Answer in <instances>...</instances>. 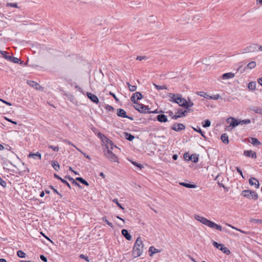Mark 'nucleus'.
I'll return each instance as SVG.
<instances>
[{
    "label": "nucleus",
    "instance_id": "nucleus-1",
    "mask_svg": "<svg viewBox=\"0 0 262 262\" xmlns=\"http://www.w3.org/2000/svg\"><path fill=\"white\" fill-rule=\"evenodd\" d=\"M194 219L200 222L203 224L213 229H215L219 231H222V227L221 225H217L214 223L213 222L208 220L207 219L199 215H195L194 216Z\"/></svg>",
    "mask_w": 262,
    "mask_h": 262
},
{
    "label": "nucleus",
    "instance_id": "nucleus-2",
    "mask_svg": "<svg viewBox=\"0 0 262 262\" xmlns=\"http://www.w3.org/2000/svg\"><path fill=\"white\" fill-rule=\"evenodd\" d=\"M194 219L200 222L203 224L213 229H215L219 231H222V227L221 225H217L214 223L213 222L208 220L207 219L199 215H195L194 216Z\"/></svg>",
    "mask_w": 262,
    "mask_h": 262
},
{
    "label": "nucleus",
    "instance_id": "nucleus-3",
    "mask_svg": "<svg viewBox=\"0 0 262 262\" xmlns=\"http://www.w3.org/2000/svg\"><path fill=\"white\" fill-rule=\"evenodd\" d=\"M144 245L140 237H138L135 241L133 249V256L136 258L141 256L143 252Z\"/></svg>",
    "mask_w": 262,
    "mask_h": 262
},
{
    "label": "nucleus",
    "instance_id": "nucleus-4",
    "mask_svg": "<svg viewBox=\"0 0 262 262\" xmlns=\"http://www.w3.org/2000/svg\"><path fill=\"white\" fill-rule=\"evenodd\" d=\"M103 152L105 156L111 162L119 163L118 158L109 148H104Z\"/></svg>",
    "mask_w": 262,
    "mask_h": 262
},
{
    "label": "nucleus",
    "instance_id": "nucleus-5",
    "mask_svg": "<svg viewBox=\"0 0 262 262\" xmlns=\"http://www.w3.org/2000/svg\"><path fill=\"white\" fill-rule=\"evenodd\" d=\"M242 195L249 199L257 200L258 199V195L257 193L253 190H245L242 192Z\"/></svg>",
    "mask_w": 262,
    "mask_h": 262
},
{
    "label": "nucleus",
    "instance_id": "nucleus-6",
    "mask_svg": "<svg viewBox=\"0 0 262 262\" xmlns=\"http://www.w3.org/2000/svg\"><path fill=\"white\" fill-rule=\"evenodd\" d=\"M136 104V105L134 106V108L140 113L150 114L149 108L147 106L138 103Z\"/></svg>",
    "mask_w": 262,
    "mask_h": 262
},
{
    "label": "nucleus",
    "instance_id": "nucleus-7",
    "mask_svg": "<svg viewBox=\"0 0 262 262\" xmlns=\"http://www.w3.org/2000/svg\"><path fill=\"white\" fill-rule=\"evenodd\" d=\"M257 47L258 44L256 43L250 45L243 49L242 53L254 52L256 51Z\"/></svg>",
    "mask_w": 262,
    "mask_h": 262
},
{
    "label": "nucleus",
    "instance_id": "nucleus-8",
    "mask_svg": "<svg viewBox=\"0 0 262 262\" xmlns=\"http://www.w3.org/2000/svg\"><path fill=\"white\" fill-rule=\"evenodd\" d=\"M227 122L230 123L229 126L232 128L235 127L239 124H241L240 120H237L233 117H230L227 120Z\"/></svg>",
    "mask_w": 262,
    "mask_h": 262
},
{
    "label": "nucleus",
    "instance_id": "nucleus-9",
    "mask_svg": "<svg viewBox=\"0 0 262 262\" xmlns=\"http://www.w3.org/2000/svg\"><path fill=\"white\" fill-rule=\"evenodd\" d=\"M143 96L140 92H136L134 93L131 97V101L135 104L138 103L137 101L142 99Z\"/></svg>",
    "mask_w": 262,
    "mask_h": 262
},
{
    "label": "nucleus",
    "instance_id": "nucleus-10",
    "mask_svg": "<svg viewBox=\"0 0 262 262\" xmlns=\"http://www.w3.org/2000/svg\"><path fill=\"white\" fill-rule=\"evenodd\" d=\"M177 97V102L176 103L178 104L180 106L183 107L185 108L186 105L187 104V100L182 98V95L181 94H178Z\"/></svg>",
    "mask_w": 262,
    "mask_h": 262
},
{
    "label": "nucleus",
    "instance_id": "nucleus-11",
    "mask_svg": "<svg viewBox=\"0 0 262 262\" xmlns=\"http://www.w3.org/2000/svg\"><path fill=\"white\" fill-rule=\"evenodd\" d=\"M117 115L121 117L124 118H128L131 120H133V118L132 117H129L126 115V112L122 108H118L117 110Z\"/></svg>",
    "mask_w": 262,
    "mask_h": 262
},
{
    "label": "nucleus",
    "instance_id": "nucleus-12",
    "mask_svg": "<svg viewBox=\"0 0 262 262\" xmlns=\"http://www.w3.org/2000/svg\"><path fill=\"white\" fill-rule=\"evenodd\" d=\"M187 112V111H183L181 108H180L176 113V115L172 117V119L176 120L181 117L185 116Z\"/></svg>",
    "mask_w": 262,
    "mask_h": 262
},
{
    "label": "nucleus",
    "instance_id": "nucleus-13",
    "mask_svg": "<svg viewBox=\"0 0 262 262\" xmlns=\"http://www.w3.org/2000/svg\"><path fill=\"white\" fill-rule=\"evenodd\" d=\"M185 128L184 124L182 123H174L171 127L172 129L176 132H180Z\"/></svg>",
    "mask_w": 262,
    "mask_h": 262
},
{
    "label": "nucleus",
    "instance_id": "nucleus-14",
    "mask_svg": "<svg viewBox=\"0 0 262 262\" xmlns=\"http://www.w3.org/2000/svg\"><path fill=\"white\" fill-rule=\"evenodd\" d=\"M86 95L89 99H90L93 102L96 104H98L99 103V99L95 95L90 92H86Z\"/></svg>",
    "mask_w": 262,
    "mask_h": 262
},
{
    "label": "nucleus",
    "instance_id": "nucleus-15",
    "mask_svg": "<svg viewBox=\"0 0 262 262\" xmlns=\"http://www.w3.org/2000/svg\"><path fill=\"white\" fill-rule=\"evenodd\" d=\"M28 158H32L35 160H40L41 158V154L39 152H36L35 153L30 152L28 155Z\"/></svg>",
    "mask_w": 262,
    "mask_h": 262
},
{
    "label": "nucleus",
    "instance_id": "nucleus-16",
    "mask_svg": "<svg viewBox=\"0 0 262 262\" xmlns=\"http://www.w3.org/2000/svg\"><path fill=\"white\" fill-rule=\"evenodd\" d=\"M244 155L246 157H250L251 158L255 159L256 158V154L255 152L251 150H245L244 152Z\"/></svg>",
    "mask_w": 262,
    "mask_h": 262
},
{
    "label": "nucleus",
    "instance_id": "nucleus-17",
    "mask_svg": "<svg viewBox=\"0 0 262 262\" xmlns=\"http://www.w3.org/2000/svg\"><path fill=\"white\" fill-rule=\"evenodd\" d=\"M250 111L255 112L256 114L262 115V108L255 106H251L249 107Z\"/></svg>",
    "mask_w": 262,
    "mask_h": 262
},
{
    "label": "nucleus",
    "instance_id": "nucleus-18",
    "mask_svg": "<svg viewBox=\"0 0 262 262\" xmlns=\"http://www.w3.org/2000/svg\"><path fill=\"white\" fill-rule=\"evenodd\" d=\"M249 184L251 186H255L256 188H259V184L258 181L255 178H252L249 180Z\"/></svg>",
    "mask_w": 262,
    "mask_h": 262
},
{
    "label": "nucleus",
    "instance_id": "nucleus-19",
    "mask_svg": "<svg viewBox=\"0 0 262 262\" xmlns=\"http://www.w3.org/2000/svg\"><path fill=\"white\" fill-rule=\"evenodd\" d=\"M121 233L122 235L127 240L130 241L132 238V236L128 233L127 230L123 229L121 230Z\"/></svg>",
    "mask_w": 262,
    "mask_h": 262
},
{
    "label": "nucleus",
    "instance_id": "nucleus-20",
    "mask_svg": "<svg viewBox=\"0 0 262 262\" xmlns=\"http://www.w3.org/2000/svg\"><path fill=\"white\" fill-rule=\"evenodd\" d=\"M249 142L255 146H258L261 145V143L255 138H250L249 139Z\"/></svg>",
    "mask_w": 262,
    "mask_h": 262
},
{
    "label": "nucleus",
    "instance_id": "nucleus-21",
    "mask_svg": "<svg viewBox=\"0 0 262 262\" xmlns=\"http://www.w3.org/2000/svg\"><path fill=\"white\" fill-rule=\"evenodd\" d=\"M167 95L170 98L169 101L170 102H174L176 103V102H177V97H178V94H174L173 93H168L167 94Z\"/></svg>",
    "mask_w": 262,
    "mask_h": 262
},
{
    "label": "nucleus",
    "instance_id": "nucleus-22",
    "mask_svg": "<svg viewBox=\"0 0 262 262\" xmlns=\"http://www.w3.org/2000/svg\"><path fill=\"white\" fill-rule=\"evenodd\" d=\"M157 119L158 121L161 123L166 122L168 121L167 117L163 114L158 115L157 117Z\"/></svg>",
    "mask_w": 262,
    "mask_h": 262
},
{
    "label": "nucleus",
    "instance_id": "nucleus-23",
    "mask_svg": "<svg viewBox=\"0 0 262 262\" xmlns=\"http://www.w3.org/2000/svg\"><path fill=\"white\" fill-rule=\"evenodd\" d=\"M179 184L188 188H195L196 187L195 184H192L185 182H180Z\"/></svg>",
    "mask_w": 262,
    "mask_h": 262
},
{
    "label": "nucleus",
    "instance_id": "nucleus-24",
    "mask_svg": "<svg viewBox=\"0 0 262 262\" xmlns=\"http://www.w3.org/2000/svg\"><path fill=\"white\" fill-rule=\"evenodd\" d=\"M65 178L69 180L70 181H71L72 182V183L73 184H74V185L75 186H78L79 187H80L81 186L80 185L77 183L76 181V179L74 180L73 178H72L71 176H65Z\"/></svg>",
    "mask_w": 262,
    "mask_h": 262
},
{
    "label": "nucleus",
    "instance_id": "nucleus-25",
    "mask_svg": "<svg viewBox=\"0 0 262 262\" xmlns=\"http://www.w3.org/2000/svg\"><path fill=\"white\" fill-rule=\"evenodd\" d=\"M234 77V74L231 72L225 73L222 75L223 79H228Z\"/></svg>",
    "mask_w": 262,
    "mask_h": 262
},
{
    "label": "nucleus",
    "instance_id": "nucleus-26",
    "mask_svg": "<svg viewBox=\"0 0 262 262\" xmlns=\"http://www.w3.org/2000/svg\"><path fill=\"white\" fill-rule=\"evenodd\" d=\"M51 165L55 170L58 171L60 169V165L56 161H52Z\"/></svg>",
    "mask_w": 262,
    "mask_h": 262
},
{
    "label": "nucleus",
    "instance_id": "nucleus-27",
    "mask_svg": "<svg viewBox=\"0 0 262 262\" xmlns=\"http://www.w3.org/2000/svg\"><path fill=\"white\" fill-rule=\"evenodd\" d=\"M148 252L149 253V255L152 256L154 254L160 252V251L158 249L151 246L149 247Z\"/></svg>",
    "mask_w": 262,
    "mask_h": 262
},
{
    "label": "nucleus",
    "instance_id": "nucleus-28",
    "mask_svg": "<svg viewBox=\"0 0 262 262\" xmlns=\"http://www.w3.org/2000/svg\"><path fill=\"white\" fill-rule=\"evenodd\" d=\"M189 160L193 163H197L199 161V155L195 154L191 155L190 158H189Z\"/></svg>",
    "mask_w": 262,
    "mask_h": 262
},
{
    "label": "nucleus",
    "instance_id": "nucleus-29",
    "mask_svg": "<svg viewBox=\"0 0 262 262\" xmlns=\"http://www.w3.org/2000/svg\"><path fill=\"white\" fill-rule=\"evenodd\" d=\"M127 160L138 169H142L143 168V166L142 164L138 163L137 162L134 161L129 158H127Z\"/></svg>",
    "mask_w": 262,
    "mask_h": 262
},
{
    "label": "nucleus",
    "instance_id": "nucleus-30",
    "mask_svg": "<svg viewBox=\"0 0 262 262\" xmlns=\"http://www.w3.org/2000/svg\"><path fill=\"white\" fill-rule=\"evenodd\" d=\"M27 84L30 86L35 88L36 89H37L38 86H39V85L37 82L32 80H28Z\"/></svg>",
    "mask_w": 262,
    "mask_h": 262
},
{
    "label": "nucleus",
    "instance_id": "nucleus-31",
    "mask_svg": "<svg viewBox=\"0 0 262 262\" xmlns=\"http://www.w3.org/2000/svg\"><path fill=\"white\" fill-rule=\"evenodd\" d=\"M220 177V175L218 174L215 178V180H216L217 181V183L219 185V186L220 187H222V188H225V186L223 184L222 182H223V179L222 180H220V179L219 178Z\"/></svg>",
    "mask_w": 262,
    "mask_h": 262
},
{
    "label": "nucleus",
    "instance_id": "nucleus-32",
    "mask_svg": "<svg viewBox=\"0 0 262 262\" xmlns=\"http://www.w3.org/2000/svg\"><path fill=\"white\" fill-rule=\"evenodd\" d=\"M220 250L226 255H229L231 253L229 249L227 247H225L223 245H222V247L220 248Z\"/></svg>",
    "mask_w": 262,
    "mask_h": 262
},
{
    "label": "nucleus",
    "instance_id": "nucleus-33",
    "mask_svg": "<svg viewBox=\"0 0 262 262\" xmlns=\"http://www.w3.org/2000/svg\"><path fill=\"white\" fill-rule=\"evenodd\" d=\"M256 82L252 81L249 83L248 88L250 90L253 91L256 89Z\"/></svg>",
    "mask_w": 262,
    "mask_h": 262
},
{
    "label": "nucleus",
    "instance_id": "nucleus-34",
    "mask_svg": "<svg viewBox=\"0 0 262 262\" xmlns=\"http://www.w3.org/2000/svg\"><path fill=\"white\" fill-rule=\"evenodd\" d=\"M76 180L86 186H89V183L81 177H77Z\"/></svg>",
    "mask_w": 262,
    "mask_h": 262
},
{
    "label": "nucleus",
    "instance_id": "nucleus-35",
    "mask_svg": "<svg viewBox=\"0 0 262 262\" xmlns=\"http://www.w3.org/2000/svg\"><path fill=\"white\" fill-rule=\"evenodd\" d=\"M13 63H19L20 64H22L23 63V61H21L20 59H18V58L15 57H12L11 61Z\"/></svg>",
    "mask_w": 262,
    "mask_h": 262
},
{
    "label": "nucleus",
    "instance_id": "nucleus-36",
    "mask_svg": "<svg viewBox=\"0 0 262 262\" xmlns=\"http://www.w3.org/2000/svg\"><path fill=\"white\" fill-rule=\"evenodd\" d=\"M221 140L224 143H228L229 142L228 136L226 134H224L221 136Z\"/></svg>",
    "mask_w": 262,
    "mask_h": 262
},
{
    "label": "nucleus",
    "instance_id": "nucleus-37",
    "mask_svg": "<svg viewBox=\"0 0 262 262\" xmlns=\"http://www.w3.org/2000/svg\"><path fill=\"white\" fill-rule=\"evenodd\" d=\"M153 85H154L155 88L157 89L158 90H167V88L166 85H159L156 84V83H153Z\"/></svg>",
    "mask_w": 262,
    "mask_h": 262
},
{
    "label": "nucleus",
    "instance_id": "nucleus-38",
    "mask_svg": "<svg viewBox=\"0 0 262 262\" xmlns=\"http://www.w3.org/2000/svg\"><path fill=\"white\" fill-rule=\"evenodd\" d=\"M124 136L125 138L129 141H132L135 138V137L133 135L127 133H125Z\"/></svg>",
    "mask_w": 262,
    "mask_h": 262
},
{
    "label": "nucleus",
    "instance_id": "nucleus-39",
    "mask_svg": "<svg viewBox=\"0 0 262 262\" xmlns=\"http://www.w3.org/2000/svg\"><path fill=\"white\" fill-rule=\"evenodd\" d=\"M256 63L255 61H251L247 65V68L252 69L256 67Z\"/></svg>",
    "mask_w": 262,
    "mask_h": 262
},
{
    "label": "nucleus",
    "instance_id": "nucleus-40",
    "mask_svg": "<svg viewBox=\"0 0 262 262\" xmlns=\"http://www.w3.org/2000/svg\"><path fill=\"white\" fill-rule=\"evenodd\" d=\"M102 141L104 143H106L107 144V145H106V147H108V144L110 145H112V142L111 140H110L109 139L106 138V139H102ZM111 147H113L112 146H111Z\"/></svg>",
    "mask_w": 262,
    "mask_h": 262
},
{
    "label": "nucleus",
    "instance_id": "nucleus-41",
    "mask_svg": "<svg viewBox=\"0 0 262 262\" xmlns=\"http://www.w3.org/2000/svg\"><path fill=\"white\" fill-rule=\"evenodd\" d=\"M128 89L131 92H135L137 90V86L131 85L129 82L127 83Z\"/></svg>",
    "mask_w": 262,
    "mask_h": 262
},
{
    "label": "nucleus",
    "instance_id": "nucleus-42",
    "mask_svg": "<svg viewBox=\"0 0 262 262\" xmlns=\"http://www.w3.org/2000/svg\"><path fill=\"white\" fill-rule=\"evenodd\" d=\"M17 255L20 258H25L26 256V253L21 250H18L17 252Z\"/></svg>",
    "mask_w": 262,
    "mask_h": 262
},
{
    "label": "nucleus",
    "instance_id": "nucleus-43",
    "mask_svg": "<svg viewBox=\"0 0 262 262\" xmlns=\"http://www.w3.org/2000/svg\"><path fill=\"white\" fill-rule=\"evenodd\" d=\"M113 202L115 203L117 206L120 208L122 210H124V208L122 206V205L119 203L118 200L117 199H114L113 200Z\"/></svg>",
    "mask_w": 262,
    "mask_h": 262
},
{
    "label": "nucleus",
    "instance_id": "nucleus-44",
    "mask_svg": "<svg viewBox=\"0 0 262 262\" xmlns=\"http://www.w3.org/2000/svg\"><path fill=\"white\" fill-rule=\"evenodd\" d=\"M65 96L67 97L68 100L72 102H73V100L75 99L74 96L70 94H65Z\"/></svg>",
    "mask_w": 262,
    "mask_h": 262
},
{
    "label": "nucleus",
    "instance_id": "nucleus-45",
    "mask_svg": "<svg viewBox=\"0 0 262 262\" xmlns=\"http://www.w3.org/2000/svg\"><path fill=\"white\" fill-rule=\"evenodd\" d=\"M198 94L203 97L208 99L209 95H207L206 93L204 92H200L198 93Z\"/></svg>",
    "mask_w": 262,
    "mask_h": 262
},
{
    "label": "nucleus",
    "instance_id": "nucleus-46",
    "mask_svg": "<svg viewBox=\"0 0 262 262\" xmlns=\"http://www.w3.org/2000/svg\"><path fill=\"white\" fill-rule=\"evenodd\" d=\"M211 125V122L209 120H206L204 123L203 124V126L204 127H209Z\"/></svg>",
    "mask_w": 262,
    "mask_h": 262
},
{
    "label": "nucleus",
    "instance_id": "nucleus-47",
    "mask_svg": "<svg viewBox=\"0 0 262 262\" xmlns=\"http://www.w3.org/2000/svg\"><path fill=\"white\" fill-rule=\"evenodd\" d=\"M102 221L103 222H104L105 223H106L109 226H110L111 227L113 228V225L112 223L110 222L109 221H107V220L106 219V217L105 216L104 217H103L102 219Z\"/></svg>",
    "mask_w": 262,
    "mask_h": 262
},
{
    "label": "nucleus",
    "instance_id": "nucleus-48",
    "mask_svg": "<svg viewBox=\"0 0 262 262\" xmlns=\"http://www.w3.org/2000/svg\"><path fill=\"white\" fill-rule=\"evenodd\" d=\"M49 187H50L51 189H52L55 193H57V194L60 196V198H61L62 197V195L61 193H59V192L57 190V189H55V188L53 186H52V185H50V186H49Z\"/></svg>",
    "mask_w": 262,
    "mask_h": 262
},
{
    "label": "nucleus",
    "instance_id": "nucleus-49",
    "mask_svg": "<svg viewBox=\"0 0 262 262\" xmlns=\"http://www.w3.org/2000/svg\"><path fill=\"white\" fill-rule=\"evenodd\" d=\"M212 244L216 248H217L219 249H220V248L221 247H222L223 244H219L217 242H215V241H213L212 242Z\"/></svg>",
    "mask_w": 262,
    "mask_h": 262
},
{
    "label": "nucleus",
    "instance_id": "nucleus-50",
    "mask_svg": "<svg viewBox=\"0 0 262 262\" xmlns=\"http://www.w3.org/2000/svg\"><path fill=\"white\" fill-rule=\"evenodd\" d=\"M0 185L4 188L6 187V186H7L6 182L5 180H3L1 177H0Z\"/></svg>",
    "mask_w": 262,
    "mask_h": 262
},
{
    "label": "nucleus",
    "instance_id": "nucleus-51",
    "mask_svg": "<svg viewBox=\"0 0 262 262\" xmlns=\"http://www.w3.org/2000/svg\"><path fill=\"white\" fill-rule=\"evenodd\" d=\"M189 100H190L189 99ZM193 105V103L190 100H189V101H187V104L185 106V108H188L189 107H192Z\"/></svg>",
    "mask_w": 262,
    "mask_h": 262
},
{
    "label": "nucleus",
    "instance_id": "nucleus-52",
    "mask_svg": "<svg viewBox=\"0 0 262 262\" xmlns=\"http://www.w3.org/2000/svg\"><path fill=\"white\" fill-rule=\"evenodd\" d=\"M6 6L7 7H14V8H18V7L17 6V3H8L7 4H6Z\"/></svg>",
    "mask_w": 262,
    "mask_h": 262
},
{
    "label": "nucleus",
    "instance_id": "nucleus-53",
    "mask_svg": "<svg viewBox=\"0 0 262 262\" xmlns=\"http://www.w3.org/2000/svg\"><path fill=\"white\" fill-rule=\"evenodd\" d=\"M79 257L81 259H85L87 262H89L90 261L89 257L85 255H83V254H81L79 255Z\"/></svg>",
    "mask_w": 262,
    "mask_h": 262
},
{
    "label": "nucleus",
    "instance_id": "nucleus-54",
    "mask_svg": "<svg viewBox=\"0 0 262 262\" xmlns=\"http://www.w3.org/2000/svg\"><path fill=\"white\" fill-rule=\"evenodd\" d=\"M241 124H248L251 122V121L250 119H245L243 120H240Z\"/></svg>",
    "mask_w": 262,
    "mask_h": 262
},
{
    "label": "nucleus",
    "instance_id": "nucleus-55",
    "mask_svg": "<svg viewBox=\"0 0 262 262\" xmlns=\"http://www.w3.org/2000/svg\"><path fill=\"white\" fill-rule=\"evenodd\" d=\"M250 221L255 223H262V220L251 219Z\"/></svg>",
    "mask_w": 262,
    "mask_h": 262
},
{
    "label": "nucleus",
    "instance_id": "nucleus-56",
    "mask_svg": "<svg viewBox=\"0 0 262 262\" xmlns=\"http://www.w3.org/2000/svg\"><path fill=\"white\" fill-rule=\"evenodd\" d=\"M61 182L64 184L65 185H66L70 189L71 188V185H70V184L69 183V182L66 181V180L62 179V180H61Z\"/></svg>",
    "mask_w": 262,
    "mask_h": 262
},
{
    "label": "nucleus",
    "instance_id": "nucleus-57",
    "mask_svg": "<svg viewBox=\"0 0 262 262\" xmlns=\"http://www.w3.org/2000/svg\"><path fill=\"white\" fill-rule=\"evenodd\" d=\"M105 109L110 112V111H113L114 108L113 106H112L111 105H110L108 104L106 105V106H105Z\"/></svg>",
    "mask_w": 262,
    "mask_h": 262
},
{
    "label": "nucleus",
    "instance_id": "nucleus-58",
    "mask_svg": "<svg viewBox=\"0 0 262 262\" xmlns=\"http://www.w3.org/2000/svg\"><path fill=\"white\" fill-rule=\"evenodd\" d=\"M219 97H220V95L219 94H217V95H214L213 96H209L208 99H213V100H217L219 99Z\"/></svg>",
    "mask_w": 262,
    "mask_h": 262
},
{
    "label": "nucleus",
    "instance_id": "nucleus-59",
    "mask_svg": "<svg viewBox=\"0 0 262 262\" xmlns=\"http://www.w3.org/2000/svg\"><path fill=\"white\" fill-rule=\"evenodd\" d=\"M147 59V57L146 56H138L136 58L137 60H138L140 61H141L143 59Z\"/></svg>",
    "mask_w": 262,
    "mask_h": 262
},
{
    "label": "nucleus",
    "instance_id": "nucleus-60",
    "mask_svg": "<svg viewBox=\"0 0 262 262\" xmlns=\"http://www.w3.org/2000/svg\"><path fill=\"white\" fill-rule=\"evenodd\" d=\"M189 158H190V156L188 152H186L184 154V158L185 160L189 161Z\"/></svg>",
    "mask_w": 262,
    "mask_h": 262
},
{
    "label": "nucleus",
    "instance_id": "nucleus-61",
    "mask_svg": "<svg viewBox=\"0 0 262 262\" xmlns=\"http://www.w3.org/2000/svg\"><path fill=\"white\" fill-rule=\"evenodd\" d=\"M40 258L43 262H47L48 261L47 258L45 255H40Z\"/></svg>",
    "mask_w": 262,
    "mask_h": 262
},
{
    "label": "nucleus",
    "instance_id": "nucleus-62",
    "mask_svg": "<svg viewBox=\"0 0 262 262\" xmlns=\"http://www.w3.org/2000/svg\"><path fill=\"white\" fill-rule=\"evenodd\" d=\"M235 169H236L237 172L239 173V174L240 175H241V176L244 178V176H243V172L241 170V169H240V168L239 167H235Z\"/></svg>",
    "mask_w": 262,
    "mask_h": 262
},
{
    "label": "nucleus",
    "instance_id": "nucleus-63",
    "mask_svg": "<svg viewBox=\"0 0 262 262\" xmlns=\"http://www.w3.org/2000/svg\"><path fill=\"white\" fill-rule=\"evenodd\" d=\"M0 54L4 58H5V57L7 56L8 52L5 51L0 50Z\"/></svg>",
    "mask_w": 262,
    "mask_h": 262
},
{
    "label": "nucleus",
    "instance_id": "nucleus-64",
    "mask_svg": "<svg viewBox=\"0 0 262 262\" xmlns=\"http://www.w3.org/2000/svg\"><path fill=\"white\" fill-rule=\"evenodd\" d=\"M195 130H196L197 132L200 133L201 135L203 137H204V133L202 132L201 129L199 127H197V128H194Z\"/></svg>",
    "mask_w": 262,
    "mask_h": 262
}]
</instances>
